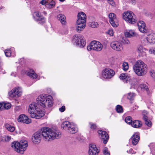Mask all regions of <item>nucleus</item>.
Instances as JSON below:
<instances>
[{
    "instance_id": "obj_1",
    "label": "nucleus",
    "mask_w": 155,
    "mask_h": 155,
    "mask_svg": "<svg viewBox=\"0 0 155 155\" xmlns=\"http://www.w3.org/2000/svg\"><path fill=\"white\" fill-rule=\"evenodd\" d=\"M51 95L40 94L36 99L37 103H33L29 105L28 112L31 114V117L39 119L43 117L45 114L44 110L41 108L40 106L43 108L46 106L51 107L53 103Z\"/></svg>"
},
{
    "instance_id": "obj_2",
    "label": "nucleus",
    "mask_w": 155,
    "mask_h": 155,
    "mask_svg": "<svg viewBox=\"0 0 155 155\" xmlns=\"http://www.w3.org/2000/svg\"><path fill=\"white\" fill-rule=\"evenodd\" d=\"M41 133L36 132L34 134L32 137V140L34 143H39L41 139V134L43 138L47 141L54 140L60 137L61 133L58 130H52L50 128L44 127L41 130Z\"/></svg>"
},
{
    "instance_id": "obj_3",
    "label": "nucleus",
    "mask_w": 155,
    "mask_h": 155,
    "mask_svg": "<svg viewBox=\"0 0 155 155\" xmlns=\"http://www.w3.org/2000/svg\"><path fill=\"white\" fill-rule=\"evenodd\" d=\"M147 65L141 60L136 61L133 66L134 71L139 76L145 75L147 72Z\"/></svg>"
},
{
    "instance_id": "obj_4",
    "label": "nucleus",
    "mask_w": 155,
    "mask_h": 155,
    "mask_svg": "<svg viewBox=\"0 0 155 155\" xmlns=\"http://www.w3.org/2000/svg\"><path fill=\"white\" fill-rule=\"evenodd\" d=\"M86 15L82 12H79L78 15V19L77 21V31L78 32L82 31L86 25Z\"/></svg>"
},
{
    "instance_id": "obj_5",
    "label": "nucleus",
    "mask_w": 155,
    "mask_h": 155,
    "mask_svg": "<svg viewBox=\"0 0 155 155\" xmlns=\"http://www.w3.org/2000/svg\"><path fill=\"white\" fill-rule=\"evenodd\" d=\"M28 146V143L26 140H22L20 143L14 142L11 144V147L14 148L15 150L21 154L23 153Z\"/></svg>"
},
{
    "instance_id": "obj_6",
    "label": "nucleus",
    "mask_w": 155,
    "mask_h": 155,
    "mask_svg": "<svg viewBox=\"0 0 155 155\" xmlns=\"http://www.w3.org/2000/svg\"><path fill=\"white\" fill-rule=\"evenodd\" d=\"M123 19L127 23L134 24L137 20L135 15L132 12L127 11L123 14Z\"/></svg>"
},
{
    "instance_id": "obj_7",
    "label": "nucleus",
    "mask_w": 155,
    "mask_h": 155,
    "mask_svg": "<svg viewBox=\"0 0 155 155\" xmlns=\"http://www.w3.org/2000/svg\"><path fill=\"white\" fill-rule=\"evenodd\" d=\"M61 127L63 129L68 130L70 133L72 134H75L78 131L76 126L73 123L68 121L63 122L61 124Z\"/></svg>"
},
{
    "instance_id": "obj_8",
    "label": "nucleus",
    "mask_w": 155,
    "mask_h": 155,
    "mask_svg": "<svg viewBox=\"0 0 155 155\" xmlns=\"http://www.w3.org/2000/svg\"><path fill=\"white\" fill-rule=\"evenodd\" d=\"M72 42L75 43L77 46L81 48H83L86 45L83 37L80 34L75 35L73 36Z\"/></svg>"
},
{
    "instance_id": "obj_9",
    "label": "nucleus",
    "mask_w": 155,
    "mask_h": 155,
    "mask_svg": "<svg viewBox=\"0 0 155 155\" xmlns=\"http://www.w3.org/2000/svg\"><path fill=\"white\" fill-rule=\"evenodd\" d=\"M87 48L88 51L93 50L99 51L101 50L103 48V46L99 41H94L91 42L90 44L87 46Z\"/></svg>"
},
{
    "instance_id": "obj_10",
    "label": "nucleus",
    "mask_w": 155,
    "mask_h": 155,
    "mask_svg": "<svg viewBox=\"0 0 155 155\" xmlns=\"http://www.w3.org/2000/svg\"><path fill=\"white\" fill-rule=\"evenodd\" d=\"M119 78L120 79L123 81L125 83H127L128 81L131 85V88L134 87L135 85L136 84V80L134 78L129 80V77L127 74L123 73L120 76Z\"/></svg>"
},
{
    "instance_id": "obj_11",
    "label": "nucleus",
    "mask_w": 155,
    "mask_h": 155,
    "mask_svg": "<svg viewBox=\"0 0 155 155\" xmlns=\"http://www.w3.org/2000/svg\"><path fill=\"white\" fill-rule=\"evenodd\" d=\"M114 71L112 69L108 68L104 69L102 72V78L109 79L112 78L114 75Z\"/></svg>"
},
{
    "instance_id": "obj_12",
    "label": "nucleus",
    "mask_w": 155,
    "mask_h": 155,
    "mask_svg": "<svg viewBox=\"0 0 155 155\" xmlns=\"http://www.w3.org/2000/svg\"><path fill=\"white\" fill-rule=\"evenodd\" d=\"M110 46L112 49L117 51H120L123 49L122 44L120 41H112L111 43Z\"/></svg>"
},
{
    "instance_id": "obj_13",
    "label": "nucleus",
    "mask_w": 155,
    "mask_h": 155,
    "mask_svg": "<svg viewBox=\"0 0 155 155\" xmlns=\"http://www.w3.org/2000/svg\"><path fill=\"white\" fill-rule=\"evenodd\" d=\"M22 93V91L21 87H17L9 92L8 94L12 97H17L21 96Z\"/></svg>"
},
{
    "instance_id": "obj_14",
    "label": "nucleus",
    "mask_w": 155,
    "mask_h": 155,
    "mask_svg": "<svg viewBox=\"0 0 155 155\" xmlns=\"http://www.w3.org/2000/svg\"><path fill=\"white\" fill-rule=\"evenodd\" d=\"M33 17L35 21L38 22L39 23L42 24L45 22V18L41 15L40 13L36 12L34 13Z\"/></svg>"
},
{
    "instance_id": "obj_15",
    "label": "nucleus",
    "mask_w": 155,
    "mask_h": 155,
    "mask_svg": "<svg viewBox=\"0 0 155 155\" xmlns=\"http://www.w3.org/2000/svg\"><path fill=\"white\" fill-rule=\"evenodd\" d=\"M99 152V150L94 144H90L89 145L88 154L89 155H97Z\"/></svg>"
},
{
    "instance_id": "obj_16",
    "label": "nucleus",
    "mask_w": 155,
    "mask_h": 155,
    "mask_svg": "<svg viewBox=\"0 0 155 155\" xmlns=\"http://www.w3.org/2000/svg\"><path fill=\"white\" fill-rule=\"evenodd\" d=\"M97 132L102 140L103 141L104 143H107L109 139V136L106 132L103 131L101 130H99Z\"/></svg>"
},
{
    "instance_id": "obj_17",
    "label": "nucleus",
    "mask_w": 155,
    "mask_h": 155,
    "mask_svg": "<svg viewBox=\"0 0 155 155\" xmlns=\"http://www.w3.org/2000/svg\"><path fill=\"white\" fill-rule=\"evenodd\" d=\"M110 22L114 27H116L117 25V19L116 15L113 13H111L108 15Z\"/></svg>"
},
{
    "instance_id": "obj_18",
    "label": "nucleus",
    "mask_w": 155,
    "mask_h": 155,
    "mask_svg": "<svg viewBox=\"0 0 155 155\" xmlns=\"http://www.w3.org/2000/svg\"><path fill=\"white\" fill-rule=\"evenodd\" d=\"M17 120L18 122L27 124H28L31 122V120L29 119L28 117L23 114H21L19 116Z\"/></svg>"
},
{
    "instance_id": "obj_19",
    "label": "nucleus",
    "mask_w": 155,
    "mask_h": 155,
    "mask_svg": "<svg viewBox=\"0 0 155 155\" xmlns=\"http://www.w3.org/2000/svg\"><path fill=\"white\" fill-rule=\"evenodd\" d=\"M140 139V137L138 133H134L130 139L133 145H136Z\"/></svg>"
},
{
    "instance_id": "obj_20",
    "label": "nucleus",
    "mask_w": 155,
    "mask_h": 155,
    "mask_svg": "<svg viewBox=\"0 0 155 155\" xmlns=\"http://www.w3.org/2000/svg\"><path fill=\"white\" fill-rule=\"evenodd\" d=\"M137 25L139 30L143 33H146L147 31L146 28L145 24L143 21H140L137 23Z\"/></svg>"
},
{
    "instance_id": "obj_21",
    "label": "nucleus",
    "mask_w": 155,
    "mask_h": 155,
    "mask_svg": "<svg viewBox=\"0 0 155 155\" xmlns=\"http://www.w3.org/2000/svg\"><path fill=\"white\" fill-rule=\"evenodd\" d=\"M147 114L146 110H144L142 112V114L143 115V119L144 121L145 124L148 127H151L152 125L151 121L148 119L146 115Z\"/></svg>"
},
{
    "instance_id": "obj_22",
    "label": "nucleus",
    "mask_w": 155,
    "mask_h": 155,
    "mask_svg": "<svg viewBox=\"0 0 155 155\" xmlns=\"http://www.w3.org/2000/svg\"><path fill=\"white\" fill-rule=\"evenodd\" d=\"M137 50L140 55L143 56L145 55V51L147 50L141 45H138L137 47Z\"/></svg>"
},
{
    "instance_id": "obj_23",
    "label": "nucleus",
    "mask_w": 155,
    "mask_h": 155,
    "mask_svg": "<svg viewBox=\"0 0 155 155\" xmlns=\"http://www.w3.org/2000/svg\"><path fill=\"white\" fill-rule=\"evenodd\" d=\"M57 19L59 20L62 25L66 24V21L65 16L62 14H60L57 16Z\"/></svg>"
},
{
    "instance_id": "obj_24",
    "label": "nucleus",
    "mask_w": 155,
    "mask_h": 155,
    "mask_svg": "<svg viewBox=\"0 0 155 155\" xmlns=\"http://www.w3.org/2000/svg\"><path fill=\"white\" fill-rule=\"evenodd\" d=\"M145 41H147L150 43L154 44L155 43V35H150L148 37L144 39Z\"/></svg>"
},
{
    "instance_id": "obj_25",
    "label": "nucleus",
    "mask_w": 155,
    "mask_h": 155,
    "mask_svg": "<svg viewBox=\"0 0 155 155\" xmlns=\"http://www.w3.org/2000/svg\"><path fill=\"white\" fill-rule=\"evenodd\" d=\"M55 2L54 0H47L46 8L48 9H51L54 7Z\"/></svg>"
},
{
    "instance_id": "obj_26",
    "label": "nucleus",
    "mask_w": 155,
    "mask_h": 155,
    "mask_svg": "<svg viewBox=\"0 0 155 155\" xmlns=\"http://www.w3.org/2000/svg\"><path fill=\"white\" fill-rule=\"evenodd\" d=\"M125 35L126 37L130 38L136 36V33L133 30H130L127 31L125 32Z\"/></svg>"
},
{
    "instance_id": "obj_27",
    "label": "nucleus",
    "mask_w": 155,
    "mask_h": 155,
    "mask_svg": "<svg viewBox=\"0 0 155 155\" xmlns=\"http://www.w3.org/2000/svg\"><path fill=\"white\" fill-rule=\"evenodd\" d=\"M139 120H134L131 123L130 125L134 127L137 128L141 126L142 124Z\"/></svg>"
},
{
    "instance_id": "obj_28",
    "label": "nucleus",
    "mask_w": 155,
    "mask_h": 155,
    "mask_svg": "<svg viewBox=\"0 0 155 155\" xmlns=\"http://www.w3.org/2000/svg\"><path fill=\"white\" fill-rule=\"evenodd\" d=\"M32 72L28 71H26L25 73L28 76L32 78H36L37 77L36 74H35L34 72L32 71Z\"/></svg>"
},
{
    "instance_id": "obj_29",
    "label": "nucleus",
    "mask_w": 155,
    "mask_h": 155,
    "mask_svg": "<svg viewBox=\"0 0 155 155\" xmlns=\"http://www.w3.org/2000/svg\"><path fill=\"white\" fill-rule=\"evenodd\" d=\"M5 126L6 129L8 131L11 132H13L15 130V127L14 126H12L9 124H5Z\"/></svg>"
},
{
    "instance_id": "obj_30",
    "label": "nucleus",
    "mask_w": 155,
    "mask_h": 155,
    "mask_svg": "<svg viewBox=\"0 0 155 155\" xmlns=\"http://www.w3.org/2000/svg\"><path fill=\"white\" fill-rule=\"evenodd\" d=\"M136 96V94L134 93L130 92L128 94L127 99L130 101L133 100Z\"/></svg>"
},
{
    "instance_id": "obj_31",
    "label": "nucleus",
    "mask_w": 155,
    "mask_h": 155,
    "mask_svg": "<svg viewBox=\"0 0 155 155\" xmlns=\"http://www.w3.org/2000/svg\"><path fill=\"white\" fill-rule=\"evenodd\" d=\"M139 87L142 90L146 91L147 93L148 92L149 89L147 86L145 84H141L139 86Z\"/></svg>"
},
{
    "instance_id": "obj_32",
    "label": "nucleus",
    "mask_w": 155,
    "mask_h": 155,
    "mask_svg": "<svg viewBox=\"0 0 155 155\" xmlns=\"http://www.w3.org/2000/svg\"><path fill=\"white\" fill-rule=\"evenodd\" d=\"M122 69L124 71H127L129 68L128 63L127 62H124L122 64Z\"/></svg>"
},
{
    "instance_id": "obj_33",
    "label": "nucleus",
    "mask_w": 155,
    "mask_h": 155,
    "mask_svg": "<svg viewBox=\"0 0 155 155\" xmlns=\"http://www.w3.org/2000/svg\"><path fill=\"white\" fill-rule=\"evenodd\" d=\"M125 121L126 123L130 125L131 123L133 122L132 121L131 117L130 116L126 117L125 119Z\"/></svg>"
},
{
    "instance_id": "obj_34",
    "label": "nucleus",
    "mask_w": 155,
    "mask_h": 155,
    "mask_svg": "<svg viewBox=\"0 0 155 155\" xmlns=\"http://www.w3.org/2000/svg\"><path fill=\"white\" fill-rule=\"evenodd\" d=\"M3 109H8L11 107V104L8 103H3Z\"/></svg>"
},
{
    "instance_id": "obj_35",
    "label": "nucleus",
    "mask_w": 155,
    "mask_h": 155,
    "mask_svg": "<svg viewBox=\"0 0 155 155\" xmlns=\"http://www.w3.org/2000/svg\"><path fill=\"white\" fill-rule=\"evenodd\" d=\"M116 110L118 113H122L123 112L122 107L119 105H117L116 107Z\"/></svg>"
},
{
    "instance_id": "obj_36",
    "label": "nucleus",
    "mask_w": 155,
    "mask_h": 155,
    "mask_svg": "<svg viewBox=\"0 0 155 155\" xmlns=\"http://www.w3.org/2000/svg\"><path fill=\"white\" fill-rule=\"evenodd\" d=\"M89 124L90 125V127L91 129L93 130L96 128L97 126L95 124L92 122H90Z\"/></svg>"
},
{
    "instance_id": "obj_37",
    "label": "nucleus",
    "mask_w": 155,
    "mask_h": 155,
    "mask_svg": "<svg viewBox=\"0 0 155 155\" xmlns=\"http://www.w3.org/2000/svg\"><path fill=\"white\" fill-rule=\"evenodd\" d=\"M90 26L92 28H96L98 26V24L97 22H92L90 24Z\"/></svg>"
},
{
    "instance_id": "obj_38",
    "label": "nucleus",
    "mask_w": 155,
    "mask_h": 155,
    "mask_svg": "<svg viewBox=\"0 0 155 155\" xmlns=\"http://www.w3.org/2000/svg\"><path fill=\"white\" fill-rule=\"evenodd\" d=\"M5 53L6 56L9 57L11 55V51L10 50H6L5 51Z\"/></svg>"
},
{
    "instance_id": "obj_39",
    "label": "nucleus",
    "mask_w": 155,
    "mask_h": 155,
    "mask_svg": "<svg viewBox=\"0 0 155 155\" xmlns=\"http://www.w3.org/2000/svg\"><path fill=\"white\" fill-rule=\"evenodd\" d=\"M103 152L104 155H110V153L107 147L104 148Z\"/></svg>"
},
{
    "instance_id": "obj_40",
    "label": "nucleus",
    "mask_w": 155,
    "mask_h": 155,
    "mask_svg": "<svg viewBox=\"0 0 155 155\" xmlns=\"http://www.w3.org/2000/svg\"><path fill=\"white\" fill-rule=\"evenodd\" d=\"M150 53L155 54V48H153L149 49Z\"/></svg>"
},
{
    "instance_id": "obj_41",
    "label": "nucleus",
    "mask_w": 155,
    "mask_h": 155,
    "mask_svg": "<svg viewBox=\"0 0 155 155\" xmlns=\"http://www.w3.org/2000/svg\"><path fill=\"white\" fill-rule=\"evenodd\" d=\"M108 3L112 6H114L115 5V2L114 0H107Z\"/></svg>"
},
{
    "instance_id": "obj_42",
    "label": "nucleus",
    "mask_w": 155,
    "mask_h": 155,
    "mask_svg": "<svg viewBox=\"0 0 155 155\" xmlns=\"http://www.w3.org/2000/svg\"><path fill=\"white\" fill-rule=\"evenodd\" d=\"M47 0H42L41 1L40 3L42 5H45V7H46V5L47 4Z\"/></svg>"
},
{
    "instance_id": "obj_43",
    "label": "nucleus",
    "mask_w": 155,
    "mask_h": 155,
    "mask_svg": "<svg viewBox=\"0 0 155 155\" xmlns=\"http://www.w3.org/2000/svg\"><path fill=\"white\" fill-rule=\"evenodd\" d=\"M65 110V107L64 106H62L61 107L59 108V111L61 112H63Z\"/></svg>"
},
{
    "instance_id": "obj_44",
    "label": "nucleus",
    "mask_w": 155,
    "mask_h": 155,
    "mask_svg": "<svg viewBox=\"0 0 155 155\" xmlns=\"http://www.w3.org/2000/svg\"><path fill=\"white\" fill-rule=\"evenodd\" d=\"M107 33L110 36H112L113 35V31L112 30H109L107 32Z\"/></svg>"
},
{
    "instance_id": "obj_45",
    "label": "nucleus",
    "mask_w": 155,
    "mask_h": 155,
    "mask_svg": "<svg viewBox=\"0 0 155 155\" xmlns=\"http://www.w3.org/2000/svg\"><path fill=\"white\" fill-rule=\"evenodd\" d=\"M11 137L9 136H6L5 138V140L6 141H8L11 139Z\"/></svg>"
},
{
    "instance_id": "obj_46",
    "label": "nucleus",
    "mask_w": 155,
    "mask_h": 155,
    "mask_svg": "<svg viewBox=\"0 0 155 155\" xmlns=\"http://www.w3.org/2000/svg\"><path fill=\"white\" fill-rule=\"evenodd\" d=\"M150 74L152 77H154L155 76V73L154 71H150Z\"/></svg>"
},
{
    "instance_id": "obj_47",
    "label": "nucleus",
    "mask_w": 155,
    "mask_h": 155,
    "mask_svg": "<svg viewBox=\"0 0 155 155\" xmlns=\"http://www.w3.org/2000/svg\"><path fill=\"white\" fill-rule=\"evenodd\" d=\"M3 109V105L2 103H0V110Z\"/></svg>"
},
{
    "instance_id": "obj_48",
    "label": "nucleus",
    "mask_w": 155,
    "mask_h": 155,
    "mask_svg": "<svg viewBox=\"0 0 155 155\" xmlns=\"http://www.w3.org/2000/svg\"><path fill=\"white\" fill-rule=\"evenodd\" d=\"M133 152H134L133 150L132 149H130L129 150V152L130 153H131L133 154L134 153Z\"/></svg>"
},
{
    "instance_id": "obj_49",
    "label": "nucleus",
    "mask_w": 155,
    "mask_h": 155,
    "mask_svg": "<svg viewBox=\"0 0 155 155\" xmlns=\"http://www.w3.org/2000/svg\"><path fill=\"white\" fill-rule=\"evenodd\" d=\"M125 44H128L130 43V41L129 40H125Z\"/></svg>"
},
{
    "instance_id": "obj_50",
    "label": "nucleus",
    "mask_w": 155,
    "mask_h": 155,
    "mask_svg": "<svg viewBox=\"0 0 155 155\" xmlns=\"http://www.w3.org/2000/svg\"><path fill=\"white\" fill-rule=\"evenodd\" d=\"M11 75L12 76L15 77L16 76V73L14 72H12Z\"/></svg>"
},
{
    "instance_id": "obj_51",
    "label": "nucleus",
    "mask_w": 155,
    "mask_h": 155,
    "mask_svg": "<svg viewBox=\"0 0 155 155\" xmlns=\"http://www.w3.org/2000/svg\"><path fill=\"white\" fill-rule=\"evenodd\" d=\"M2 65V63L1 58L0 57V67Z\"/></svg>"
},
{
    "instance_id": "obj_52",
    "label": "nucleus",
    "mask_w": 155,
    "mask_h": 155,
    "mask_svg": "<svg viewBox=\"0 0 155 155\" xmlns=\"http://www.w3.org/2000/svg\"><path fill=\"white\" fill-rule=\"evenodd\" d=\"M151 151L153 155H155V149H153V150H152Z\"/></svg>"
},
{
    "instance_id": "obj_53",
    "label": "nucleus",
    "mask_w": 155,
    "mask_h": 155,
    "mask_svg": "<svg viewBox=\"0 0 155 155\" xmlns=\"http://www.w3.org/2000/svg\"><path fill=\"white\" fill-rule=\"evenodd\" d=\"M43 13L44 15H46L47 14V13L45 11H44L43 12Z\"/></svg>"
},
{
    "instance_id": "obj_54",
    "label": "nucleus",
    "mask_w": 155,
    "mask_h": 155,
    "mask_svg": "<svg viewBox=\"0 0 155 155\" xmlns=\"http://www.w3.org/2000/svg\"><path fill=\"white\" fill-rule=\"evenodd\" d=\"M61 2H63L65 1V0H59Z\"/></svg>"
}]
</instances>
